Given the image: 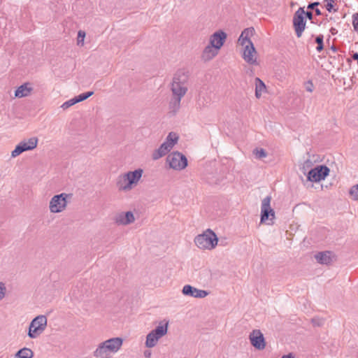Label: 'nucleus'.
Masks as SVG:
<instances>
[{
    "mask_svg": "<svg viewBox=\"0 0 358 358\" xmlns=\"http://www.w3.org/2000/svg\"><path fill=\"white\" fill-rule=\"evenodd\" d=\"M188 79V71L185 69H179L173 76L171 87L173 94L171 104L174 110L180 108L181 99L187 92Z\"/></svg>",
    "mask_w": 358,
    "mask_h": 358,
    "instance_id": "f257e3e1",
    "label": "nucleus"
},
{
    "mask_svg": "<svg viewBox=\"0 0 358 358\" xmlns=\"http://www.w3.org/2000/svg\"><path fill=\"white\" fill-rule=\"evenodd\" d=\"M141 168L129 171L121 175L117 180V187L120 192H129L138 186L143 177Z\"/></svg>",
    "mask_w": 358,
    "mask_h": 358,
    "instance_id": "f03ea898",
    "label": "nucleus"
},
{
    "mask_svg": "<svg viewBox=\"0 0 358 358\" xmlns=\"http://www.w3.org/2000/svg\"><path fill=\"white\" fill-rule=\"evenodd\" d=\"M169 321L162 320L155 329L150 331L146 336L145 345L146 348H152L157 345L158 341L168 333Z\"/></svg>",
    "mask_w": 358,
    "mask_h": 358,
    "instance_id": "7ed1b4c3",
    "label": "nucleus"
},
{
    "mask_svg": "<svg viewBox=\"0 0 358 358\" xmlns=\"http://www.w3.org/2000/svg\"><path fill=\"white\" fill-rule=\"evenodd\" d=\"M194 241L200 250H212L217 245L218 238L215 232L208 229L197 235Z\"/></svg>",
    "mask_w": 358,
    "mask_h": 358,
    "instance_id": "20e7f679",
    "label": "nucleus"
},
{
    "mask_svg": "<svg viewBox=\"0 0 358 358\" xmlns=\"http://www.w3.org/2000/svg\"><path fill=\"white\" fill-rule=\"evenodd\" d=\"M179 136L176 133L170 132L167 136L165 141L160 145V147L155 150L152 157L154 160H157L165 156L173 146L178 143Z\"/></svg>",
    "mask_w": 358,
    "mask_h": 358,
    "instance_id": "39448f33",
    "label": "nucleus"
},
{
    "mask_svg": "<svg viewBox=\"0 0 358 358\" xmlns=\"http://www.w3.org/2000/svg\"><path fill=\"white\" fill-rule=\"evenodd\" d=\"M47 326V317L45 315L36 317L30 323L28 331V336L30 338H36L41 335Z\"/></svg>",
    "mask_w": 358,
    "mask_h": 358,
    "instance_id": "423d86ee",
    "label": "nucleus"
},
{
    "mask_svg": "<svg viewBox=\"0 0 358 358\" xmlns=\"http://www.w3.org/2000/svg\"><path fill=\"white\" fill-rule=\"evenodd\" d=\"M271 197L267 196L262 201L261 204V222L268 225L273 224L275 219V211L271 207Z\"/></svg>",
    "mask_w": 358,
    "mask_h": 358,
    "instance_id": "0eeeda50",
    "label": "nucleus"
},
{
    "mask_svg": "<svg viewBox=\"0 0 358 358\" xmlns=\"http://www.w3.org/2000/svg\"><path fill=\"white\" fill-rule=\"evenodd\" d=\"M71 194L62 193L55 195L50 201L49 208L52 213H59L64 210L67 206V198Z\"/></svg>",
    "mask_w": 358,
    "mask_h": 358,
    "instance_id": "6e6552de",
    "label": "nucleus"
},
{
    "mask_svg": "<svg viewBox=\"0 0 358 358\" xmlns=\"http://www.w3.org/2000/svg\"><path fill=\"white\" fill-rule=\"evenodd\" d=\"M169 166L176 171H181L187 166V159L185 155L179 152L170 154L167 157Z\"/></svg>",
    "mask_w": 358,
    "mask_h": 358,
    "instance_id": "1a4fd4ad",
    "label": "nucleus"
},
{
    "mask_svg": "<svg viewBox=\"0 0 358 358\" xmlns=\"http://www.w3.org/2000/svg\"><path fill=\"white\" fill-rule=\"evenodd\" d=\"M329 169L324 165H319L311 169L308 172V180L310 182H317L325 179L329 174Z\"/></svg>",
    "mask_w": 358,
    "mask_h": 358,
    "instance_id": "9d476101",
    "label": "nucleus"
},
{
    "mask_svg": "<svg viewBox=\"0 0 358 358\" xmlns=\"http://www.w3.org/2000/svg\"><path fill=\"white\" fill-rule=\"evenodd\" d=\"M243 59L249 65L257 66L259 64L258 53L254 45L241 48Z\"/></svg>",
    "mask_w": 358,
    "mask_h": 358,
    "instance_id": "9b49d317",
    "label": "nucleus"
},
{
    "mask_svg": "<svg viewBox=\"0 0 358 358\" xmlns=\"http://www.w3.org/2000/svg\"><path fill=\"white\" fill-rule=\"evenodd\" d=\"M38 144L37 138H30L27 141L20 142L11 152V157L15 158L25 151L32 150Z\"/></svg>",
    "mask_w": 358,
    "mask_h": 358,
    "instance_id": "f8f14e48",
    "label": "nucleus"
},
{
    "mask_svg": "<svg viewBox=\"0 0 358 358\" xmlns=\"http://www.w3.org/2000/svg\"><path fill=\"white\" fill-rule=\"evenodd\" d=\"M293 25L297 37H301L306 27L305 11L303 8H299L295 12Z\"/></svg>",
    "mask_w": 358,
    "mask_h": 358,
    "instance_id": "ddd939ff",
    "label": "nucleus"
},
{
    "mask_svg": "<svg viewBox=\"0 0 358 358\" xmlns=\"http://www.w3.org/2000/svg\"><path fill=\"white\" fill-rule=\"evenodd\" d=\"M250 341L253 347L257 350H263L265 348L266 343L264 335L260 330H253L249 336Z\"/></svg>",
    "mask_w": 358,
    "mask_h": 358,
    "instance_id": "4468645a",
    "label": "nucleus"
},
{
    "mask_svg": "<svg viewBox=\"0 0 358 358\" xmlns=\"http://www.w3.org/2000/svg\"><path fill=\"white\" fill-rule=\"evenodd\" d=\"M112 353V338L101 343L94 351V356L100 358H108Z\"/></svg>",
    "mask_w": 358,
    "mask_h": 358,
    "instance_id": "2eb2a0df",
    "label": "nucleus"
},
{
    "mask_svg": "<svg viewBox=\"0 0 358 358\" xmlns=\"http://www.w3.org/2000/svg\"><path fill=\"white\" fill-rule=\"evenodd\" d=\"M227 37V34L224 31L222 30H218L210 36L209 44L220 50L223 46Z\"/></svg>",
    "mask_w": 358,
    "mask_h": 358,
    "instance_id": "dca6fc26",
    "label": "nucleus"
},
{
    "mask_svg": "<svg viewBox=\"0 0 358 358\" xmlns=\"http://www.w3.org/2000/svg\"><path fill=\"white\" fill-rule=\"evenodd\" d=\"M182 293L185 296H189L197 299H203L208 295V292L203 289H199L189 285L182 287Z\"/></svg>",
    "mask_w": 358,
    "mask_h": 358,
    "instance_id": "f3484780",
    "label": "nucleus"
},
{
    "mask_svg": "<svg viewBox=\"0 0 358 358\" xmlns=\"http://www.w3.org/2000/svg\"><path fill=\"white\" fill-rule=\"evenodd\" d=\"M254 34L255 29L253 27L245 29L241 32L238 39V44L241 45L242 48L247 47L248 45L250 46L254 45L250 39Z\"/></svg>",
    "mask_w": 358,
    "mask_h": 358,
    "instance_id": "a211bd4d",
    "label": "nucleus"
},
{
    "mask_svg": "<svg viewBox=\"0 0 358 358\" xmlns=\"http://www.w3.org/2000/svg\"><path fill=\"white\" fill-rule=\"evenodd\" d=\"M115 222L120 225H128L135 221L134 213L131 211L117 213L115 216Z\"/></svg>",
    "mask_w": 358,
    "mask_h": 358,
    "instance_id": "6ab92c4d",
    "label": "nucleus"
},
{
    "mask_svg": "<svg viewBox=\"0 0 358 358\" xmlns=\"http://www.w3.org/2000/svg\"><path fill=\"white\" fill-rule=\"evenodd\" d=\"M334 258V254L330 251L320 252L315 254V259L321 264H329Z\"/></svg>",
    "mask_w": 358,
    "mask_h": 358,
    "instance_id": "aec40b11",
    "label": "nucleus"
},
{
    "mask_svg": "<svg viewBox=\"0 0 358 358\" xmlns=\"http://www.w3.org/2000/svg\"><path fill=\"white\" fill-rule=\"evenodd\" d=\"M219 51L220 50L217 48L208 44L205 47L202 52L201 59L204 62H209L218 55Z\"/></svg>",
    "mask_w": 358,
    "mask_h": 358,
    "instance_id": "412c9836",
    "label": "nucleus"
},
{
    "mask_svg": "<svg viewBox=\"0 0 358 358\" xmlns=\"http://www.w3.org/2000/svg\"><path fill=\"white\" fill-rule=\"evenodd\" d=\"M255 95L258 99L262 98V95L267 92V88L265 83L259 78H255Z\"/></svg>",
    "mask_w": 358,
    "mask_h": 358,
    "instance_id": "4be33fe9",
    "label": "nucleus"
},
{
    "mask_svg": "<svg viewBox=\"0 0 358 358\" xmlns=\"http://www.w3.org/2000/svg\"><path fill=\"white\" fill-rule=\"evenodd\" d=\"M33 88L29 83H24L17 88L15 96L17 98L26 97L30 95Z\"/></svg>",
    "mask_w": 358,
    "mask_h": 358,
    "instance_id": "5701e85b",
    "label": "nucleus"
},
{
    "mask_svg": "<svg viewBox=\"0 0 358 358\" xmlns=\"http://www.w3.org/2000/svg\"><path fill=\"white\" fill-rule=\"evenodd\" d=\"M34 356L33 352L27 348H24L15 354L17 358H32Z\"/></svg>",
    "mask_w": 358,
    "mask_h": 358,
    "instance_id": "b1692460",
    "label": "nucleus"
},
{
    "mask_svg": "<svg viewBox=\"0 0 358 358\" xmlns=\"http://www.w3.org/2000/svg\"><path fill=\"white\" fill-rule=\"evenodd\" d=\"M94 94V92H87L83 94H79L78 96H75L77 103L85 101L91 96Z\"/></svg>",
    "mask_w": 358,
    "mask_h": 358,
    "instance_id": "393cba45",
    "label": "nucleus"
},
{
    "mask_svg": "<svg viewBox=\"0 0 358 358\" xmlns=\"http://www.w3.org/2000/svg\"><path fill=\"white\" fill-rule=\"evenodd\" d=\"M349 194L353 200L358 201V184L351 187Z\"/></svg>",
    "mask_w": 358,
    "mask_h": 358,
    "instance_id": "a878e982",
    "label": "nucleus"
},
{
    "mask_svg": "<svg viewBox=\"0 0 358 358\" xmlns=\"http://www.w3.org/2000/svg\"><path fill=\"white\" fill-rule=\"evenodd\" d=\"M253 154L257 159H262L267 156L266 152L262 148H256L253 150Z\"/></svg>",
    "mask_w": 358,
    "mask_h": 358,
    "instance_id": "bb28decb",
    "label": "nucleus"
},
{
    "mask_svg": "<svg viewBox=\"0 0 358 358\" xmlns=\"http://www.w3.org/2000/svg\"><path fill=\"white\" fill-rule=\"evenodd\" d=\"M122 345V340L120 338H113V352H117Z\"/></svg>",
    "mask_w": 358,
    "mask_h": 358,
    "instance_id": "cd10ccee",
    "label": "nucleus"
},
{
    "mask_svg": "<svg viewBox=\"0 0 358 358\" xmlns=\"http://www.w3.org/2000/svg\"><path fill=\"white\" fill-rule=\"evenodd\" d=\"M77 103L75 97L73 99H71L66 101H65L62 106L61 108H62L64 110H66L69 108V107L73 106L74 104Z\"/></svg>",
    "mask_w": 358,
    "mask_h": 358,
    "instance_id": "c85d7f7f",
    "label": "nucleus"
},
{
    "mask_svg": "<svg viewBox=\"0 0 358 358\" xmlns=\"http://www.w3.org/2000/svg\"><path fill=\"white\" fill-rule=\"evenodd\" d=\"M85 37V32L82 30H80L78 33V38H77V41H78V45H83L84 44Z\"/></svg>",
    "mask_w": 358,
    "mask_h": 358,
    "instance_id": "c756f323",
    "label": "nucleus"
},
{
    "mask_svg": "<svg viewBox=\"0 0 358 358\" xmlns=\"http://www.w3.org/2000/svg\"><path fill=\"white\" fill-rule=\"evenodd\" d=\"M315 41L318 44L316 49L318 52H320L323 49V36L320 35V36H317Z\"/></svg>",
    "mask_w": 358,
    "mask_h": 358,
    "instance_id": "7c9ffc66",
    "label": "nucleus"
},
{
    "mask_svg": "<svg viewBox=\"0 0 358 358\" xmlns=\"http://www.w3.org/2000/svg\"><path fill=\"white\" fill-rule=\"evenodd\" d=\"M304 87H305L306 90L310 93L313 92L315 89V87H314V85H313L312 80H308V81L305 82Z\"/></svg>",
    "mask_w": 358,
    "mask_h": 358,
    "instance_id": "2f4dec72",
    "label": "nucleus"
},
{
    "mask_svg": "<svg viewBox=\"0 0 358 358\" xmlns=\"http://www.w3.org/2000/svg\"><path fill=\"white\" fill-rule=\"evenodd\" d=\"M352 26L354 28V30L357 32H358V13H354L352 15Z\"/></svg>",
    "mask_w": 358,
    "mask_h": 358,
    "instance_id": "473e14b6",
    "label": "nucleus"
},
{
    "mask_svg": "<svg viewBox=\"0 0 358 358\" xmlns=\"http://www.w3.org/2000/svg\"><path fill=\"white\" fill-rule=\"evenodd\" d=\"M325 7L329 12H331L334 0H324Z\"/></svg>",
    "mask_w": 358,
    "mask_h": 358,
    "instance_id": "72a5a7b5",
    "label": "nucleus"
},
{
    "mask_svg": "<svg viewBox=\"0 0 358 358\" xmlns=\"http://www.w3.org/2000/svg\"><path fill=\"white\" fill-rule=\"evenodd\" d=\"M313 164L310 159H307L304 162L302 169L304 170V171H306V169L310 168L312 166Z\"/></svg>",
    "mask_w": 358,
    "mask_h": 358,
    "instance_id": "f704fd0d",
    "label": "nucleus"
},
{
    "mask_svg": "<svg viewBox=\"0 0 358 358\" xmlns=\"http://www.w3.org/2000/svg\"><path fill=\"white\" fill-rule=\"evenodd\" d=\"M6 287L3 282H0V300L5 296Z\"/></svg>",
    "mask_w": 358,
    "mask_h": 358,
    "instance_id": "c9c22d12",
    "label": "nucleus"
},
{
    "mask_svg": "<svg viewBox=\"0 0 358 358\" xmlns=\"http://www.w3.org/2000/svg\"><path fill=\"white\" fill-rule=\"evenodd\" d=\"M319 5V3L318 2H314V3H310L308 6V9H313L315 8V6Z\"/></svg>",
    "mask_w": 358,
    "mask_h": 358,
    "instance_id": "e433bc0d",
    "label": "nucleus"
},
{
    "mask_svg": "<svg viewBox=\"0 0 358 358\" xmlns=\"http://www.w3.org/2000/svg\"><path fill=\"white\" fill-rule=\"evenodd\" d=\"M143 355L146 358H150L151 357L152 353L151 351L150 350H145Z\"/></svg>",
    "mask_w": 358,
    "mask_h": 358,
    "instance_id": "4c0bfd02",
    "label": "nucleus"
},
{
    "mask_svg": "<svg viewBox=\"0 0 358 358\" xmlns=\"http://www.w3.org/2000/svg\"><path fill=\"white\" fill-rule=\"evenodd\" d=\"M305 16H306L309 20H312L313 13L310 11L305 13Z\"/></svg>",
    "mask_w": 358,
    "mask_h": 358,
    "instance_id": "58836bf2",
    "label": "nucleus"
},
{
    "mask_svg": "<svg viewBox=\"0 0 358 358\" xmlns=\"http://www.w3.org/2000/svg\"><path fill=\"white\" fill-rule=\"evenodd\" d=\"M330 32L331 33V34L334 35V34H337V30L335 28L332 27L330 29Z\"/></svg>",
    "mask_w": 358,
    "mask_h": 358,
    "instance_id": "ea45409f",
    "label": "nucleus"
},
{
    "mask_svg": "<svg viewBox=\"0 0 358 358\" xmlns=\"http://www.w3.org/2000/svg\"><path fill=\"white\" fill-rule=\"evenodd\" d=\"M281 358H294L292 355V354H288V355H283Z\"/></svg>",
    "mask_w": 358,
    "mask_h": 358,
    "instance_id": "a19ab883",
    "label": "nucleus"
},
{
    "mask_svg": "<svg viewBox=\"0 0 358 358\" xmlns=\"http://www.w3.org/2000/svg\"><path fill=\"white\" fill-rule=\"evenodd\" d=\"M315 13H316L317 15H321V12L320 10V9L316 8L315 9Z\"/></svg>",
    "mask_w": 358,
    "mask_h": 358,
    "instance_id": "79ce46f5",
    "label": "nucleus"
}]
</instances>
